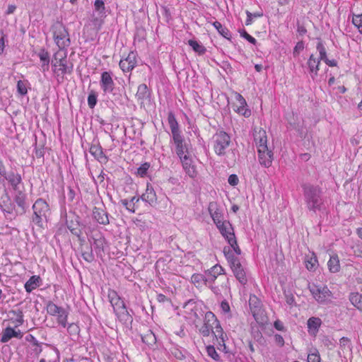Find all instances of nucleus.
Here are the masks:
<instances>
[{"mask_svg": "<svg viewBox=\"0 0 362 362\" xmlns=\"http://www.w3.org/2000/svg\"><path fill=\"white\" fill-rule=\"evenodd\" d=\"M228 183L232 186H235L238 184L239 180L236 175L232 174L228 177Z\"/></svg>", "mask_w": 362, "mask_h": 362, "instance_id": "obj_60", "label": "nucleus"}, {"mask_svg": "<svg viewBox=\"0 0 362 362\" xmlns=\"http://www.w3.org/2000/svg\"><path fill=\"white\" fill-rule=\"evenodd\" d=\"M213 25L220 35L228 40L230 43H233L230 39V31L226 27L223 26L222 24L218 21H215Z\"/></svg>", "mask_w": 362, "mask_h": 362, "instance_id": "obj_28", "label": "nucleus"}, {"mask_svg": "<svg viewBox=\"0 0 362 362\" xmlns=\"http://www.w3.org/2000/svg\"><path fill=\"white\" fill-rule=\"evenodd\" d=\"M97 103V94L94 90H91L88 97V104L90 108H93Z\"/></svg>", "mask_w": 362, "mask_h": 362, "instance_id": "obj_45", "label": "nucleus"}, {"mask_svg": "<svg viewBox=\"0 0 362 362\" xmlns=\"http://www.w3.org/2000/svg\"><path fill=\"white\" fill-rule=\"evenodd\" d=\"M17 90L18 93H20L21 95H25L27 94V86L26 83L23 81H18L17 83Z\"/></svg>", "mask_w": 362, "mask_h": 362, "instance_id": "obj_46", "label": "nucleus"}, {"mask_svg": "<svg viewBox=\"0 0 362 362\" xmlns=\"http://www.w3.org/2000/svg\"><path fill=\"white\" fill-rule=\"evenodd\" d=\"M191 282L196 286L200 287L205 285V276L201 274H194L191 276Z\"/></svg>", "mask_w": 362, "mask_h": 362, "instance_id": "obj_35", "label": "nucleus"}, {"mask_svg": "<svg viewBox=\"0 0 362 362\" xmlns=\"http://www.w3.org/2000/svg\"><path fill=\"white\" fill-rule=\"evenodd\" d=\"M260 303L257 300V298L254 296L253 298H250V305L252 310L253 315L255 316L256 313L259 310Z\"/></svg>", "mask_w": 362, "mask_h": 362, "instance_id": "obj_43", "label": "nucleus"}, {"mask_svg": "<svg viewBox=\"0 0 362 362\" xmlns=\"http://www.w3.org/2000/svg\"><path fill=\"white\" fill-rule=\"evenodd\" d=\"M89 151L98 160H100L103 157H105L102 148L99 146H91Z\"/></svg>", "mask_w": 362, "mask_h": 362, "instance_id": "obj_38", "label": "nucleus"}, {"mask_svg": "<svg viewBox=\"0 0 362 362\" xmlns=\"http://www.w3.org/2000/svg\"><path fill=\"white\" fill-rule=\"evenodd\" d=\"M180 159V161L182 162V167L185 172L191 177H193L195 174L196 171L194 168V165H192V160L190 157L189 154L185 155L179 157Z\"/></svg>", "mask_w": 362, "mask_h": 362, "instance_id": "obj_16", "label": "nucleus"}, {"mask_svg": "<svg viewBox=\"0 0 362 362\" xmlns=\"http://www.w3.org/2000/svg\"><path fill=\"white\" fill-rule=\"evenodd\" d=\"M259 163L265 168H269L273 160V152L267 146H261L257 150Z\"/></svg>", "mask_w": 362, "mask_h": 362, "instance_id": "obj_8", "label": "nucleus"}, {"mask_svg": "<svg viewBox=\"0 0 362 362\" xmlns=\"http://www.w3.org/2000/svg\"><path fill=\"white\" fill-rule=\"evenodd\" d=\"M308 362H321L320 356L317 351L308 354Z\"/></svg>", "mask_w": 362, "mask_h": 362, "instance_id": "obj_51", "label": "nucleus"}, {"mask_svg": "<svg viewBox=\"0 0 362 362\" xmlns=\"http://www.w3.org/2000/svg\"><path fill=\"white\" fill-rule=\"evenodd\" d=\"M175 146V152L178 157L189 154V144L180 134L173 137Z\"/></svg>", "mask_w": 362, "mask_h": 362, "instance_id": "obj_10", "label": "nucleus"}, {"mask_svg": "<svg viewBox=\"0 0 362 362\" xmlns=\"http://www.w3.org/2000/svg\"><path fill=\"white\" fill-rule=\"evenodd\" d=\"M95 12L98 16L93 18V23L95 27L100 28L106 16L105 4L103 0H95L94 3Z\"/></svg>", "mask_w": 362, "mask_h": 362, "instance_id": "obj_9", "label": "nucleus"}, {"mask_svg": "<svg viewBox=\"0 0 362 362\" xmlns=\"http://www.w3.org/2000/svg\"><path fill=\"white\" fill-rule=\"evenodd\" d=\"M223 274H224V269L219 264L214 265L204 272L205 286H209L215 294H219L221 292L219 286L214 285L215 281Z\"/></svg>", "mask_w": 362, "mask_h": 362, "instance_id": "obj_2", "label": "nucleus"}, {"mask_svg": "<svg viewBox=\"0 0 362 362\" xmlns=\"http://www.w3.org/2000/svg\"><path fill=\"white\" fill-rule=\"evenodd\" d=\"M168 124L171 130L172 136H175L181 134V132L179 129L178 123L175 119L174 114L172 112L168 113Z\"/></svg>", "mask_w": 362, "mask_h": 362, "instance_id": "obj_22", "label": "nucleus"}, {"mask_svg": "<svg viewBox=\"0 0 362 362\" xmlns=\"http://www.w3.org/2000/svg\"><path fill=\"white\" fill-rule=\"evenodd\" d=\"M213 142L215 153L218 156H223L230 144V137L226 132H219L214 136Z\"/></svg>", "mask_w": 362, "mask_h": 362, "instance_id": "obj_4", "label": "nucleus"}, {"mask_svg": "<svg viewBox=\"0 0 362 362\" xmlns=\"http://www.w3.org/2000/svg\"><path fill=\"white\" fill-rule=\"evenodd\" d=\"M22 337L23 334L20 330L16 331L11 327H7L3 332L1 341L3 343H6L12 337L21 339Z\"/></svg>", "mask_w": 362, "mask_h": 362, "instance_id": "obj_20", "label": "nucleus"}, {"mask_svg": "<svg viewBox=\"0 0 362 362\" xmlns=\"http://www.w3.org/2000/svg\"><path fill=\"white\" fill-rule=\"evenodd\" d=\"M131 64L126 60V59H121L119 62V66L124 71H129L133 69Z\"/></svg>", "mask_w": 362, "mask_h": 362, "instance_id": "obj_49", "label": "nucleus"}, {"mask_svg": "<svg viewBox=\"0 0 362 362\" xmlns=\"http://www.w3.org/2000/svg\"><path fill=\"white\" fill-rule=\"evenodd\" d=\"M228 261L230 263L231 268H233L234 267H237L240 264L239 259L237 257H235L234 255L229 259H228Z\"/></svg>", "mask_w": 362, "mask_h": 362, "instance_id": "obj_59", "label": "nucleus"}, {"mask_svg": "<svg viewBox=\"0 0 362 362\" xmlns=\"http://www.w3.org/2000/svg\"><path fill=\"white\" fill-rule=\"evenodd\" d=\"M231 269L238 281L243 285L246 284L247 280L245 276V272L241 264Z\"/></svg>", "mask_w": 362, "mask_h": 362, "instance_id": "obj_24", "label": "nucleus"}, {"mask_svg": "<svg viewBox=\"0 0 362 362\" xmlns=\"http://www.w3.org/2000/svg\"><path fill=\"white\" fill-rule=\"evenodd\" d=\"M68 228L70 230L71 233L76 236H79L81 234V230L78 226V224H75V226L68 225Z\"/></svg>", "mask_w": 362, "mask_h": 362, "instance_id": "obj_57", "label": "nucleus"}, {"mask_svg": "<svg viewBox=\"0 0 362 362\" xmlns=\"http://www.w3.org/2000/svg\"><path fill=\"white\" fill-rule=\"evenodd\" d=\"M246 106L247 105H239V106L237 107V109H235V111L238 112L239 114L245 116V117H249L251 115V111L245 108Z\"/></svg>", "mask_w": 362, "mask_h": 362, "instance_id": "obj_47", "label": "nucleus"}, {"mask_svg": "<svg viewBox=\"0 0 362 362\" xmlns=\"http://www.w3.org/2000/svg\"><path fill=\"white\" fill-rule=\"evenodd\" d=\"M212 333L214 334L216 339L219 338L222 340V341H225L223 329L221 327L219 322L218 320L217 322L215 323Z\"/></svg>", "mask_w": 362, "mask_h": 362, "instance_id": "obj_40", "label": "nucleus"}, {"mask_svg": "<svg viewBox=\"0 0 362 362\" xmlns=\"http://www.w3.org/2000/svg\"><path fill=\"white\" fill-rule=\"evenodd\" d=\"M53 37L57 45H65L66 42H69L68 33L60 23L54 25Z\"/></svg>", "mask_w": 362, "mask_h": 362, "instance_id": "obj_5", "label": "nucleus"}, {"mask_svg": "<svg viewBox=\"0 0 362 362\" xmlns=\"http://www.w3.org/2000/svg\"><path fill=\"white\" fill-rule=\"evenodd\" d=\"M305 262L307 269L309 270H312L315 269L316 266L317 259L315 258L310 257V259H305Z\"/></svg>", "mask_w": 362, "mask_h": 362, "instance_id": "obj_52", "label": "nucleus"}, {"mask_svg": "<svg viewBox=\"0 0 362 362\" xmlns=\"http://www.w3.org/2000/svg\"><path fill=\"white\" fill-rule=\"evenodd\" d=\"M302 187L308 210L314 213L321 211L324 206L322 189L310 184H304Z\"/></svg>", "mask_w": 362, "mask_h": 362, "instance_id": "obj_1", "label": "nucleus"}, {"mask_svg": "<svg viewBox=\"0 0 362 362\" xmlns=\"http://www.w3.org/2000/svg\"><path fill=\"white\" fill-rule=\"evenodd\" d=\"M15 202L21 208L22 213L25 212V195L22 192H18L15 197Z\"/></svg>", "mask_w": 362, "mask_h": 362, "instance_id": "obj_36", "label": "nucleus"}, {"mask_svg": "<svg viewBox=\"0 0 362 362\" xmlns=\"http://www.w3.org/2000/svg\"><path fill=\"white\" fill-rule=\"evenodd\" d=\"M62 310L63 308L57 305L52 301H48L47 303V313L51 315H57Z\"/></svg>", "mask_w": 362, "mask_h": 362, "instance_id": "obj_34", "label": "nucleus"}, {"mask_svg": "<svg viewBox=\"0 0 362 362\" xmlns=\"http://www.w3.org/2000/svg\"><path fill=\"white\" fill-rule=\"evenodd\" d=\"M352 22L358 28L362 27V14L354 16Z\"/></svg>", "mask_w": 362, "mask_h": 362, "instance_id": "obj_56", "label": "nucleus"}, {"mask_svg": "<svg viewBox=\"0 0 362 362\" xmlns=\"http://www.w3.org/2000/svg\"><path fill=\"white\" fill-rule=\"evenodd\" d=\"M141 199L151 206H153L156 204V194L151 185H147L146 192L141 195Z\"/></svg>", "mask_w": 362, "mask_h": 362, "instance_id": "obj_17", "label": "nucleus"}, {"mask_svg": "<svg viewBox=\"0 0 362 362\" xmlns=\"http://www.w3.org/2000/svg\"><path fill=\"white\" fill-rule=\"evenodd\" d=\"M228 261L230 263L231 268H233L234 267H237L240 264L239 259L237 257H235L234 255L229 259H228Z\"/></svg>", "mask_w": 362, "mask_h": 362, "instance_id": "obj_58", "label": "nucleus"}, {"mask_svg": "<svg viewBox=\"0 0 362 362\" xmlns=\"http://www.w3.org/2000/svg\"><path fill=\"white\" fill-rule=\"evenodd\" d=\"M41 279L38 276H33L25 284V288L27 292L30 293L33 290L35 289L40 286Z\"/></svg>", "mask_w": 362, "mask_h": 362, "instance_id": "obj_25", "label": "nucleus"}, {"mask_svg": "<svg viewBox=\"0 0 362 362\" xmlns=\"http://www.w3.org/2000/svg\"><path fill=\"white\" fill-rule=\"evenodd\" d=\"M327 265L331 272L336 273L339 272L340 269V264L338 257L337 255L330 257Z\"/></svg>", "mask_w": 362, "mask_h": 362, "instance_id": "obj_30", "label": "nucleus"}, {"mask_svg": "<svg viewBox=\"0 0 362 362\" xmlns=\"http://www.w3.org/2000/svg\"><path fill=\"white\" fill-rule=\"evenodd\" d=\"M54 72L57 76L64 77L65 74H70L72 72L73 66H67L64 59H60L54 65Z\"/></svg>", "mask_w": 362, "mask_h": 362, "instance_id": "obj_14", "label": "nucleus"}, {"mask_svg": "<svg viewBox=\"0 0 362 362\" xmlns=\"http://www.w3.org/2000/svg\"><path fill=\"white\" fill-rule=\"evenodd\" d=\"M228 244L230 246V249L232 248L236 255H239L241 254V250H240L239 246L238 245L237 240H236L235 238L234 239H231L230 240H229Z\"/></svg>", "mask_w": 362, "mask_h": 362, "instance_id": "obj_50", "label": "nucleus"}, {"mask_svg": "<svg viewBox=\"0 0 362 362\" xmlns=\"http://www.w3.org/2000/svg\"><path fill=\"white\" fill-rule=\"evenodd\" d=\"M208 210L215 225L224 221L223 215L216 202H210L209 204Z\"/></svg>", "mask_w": 362, "mask_h": 362, "instance_id": "obj_12", "label": "nucleus"}, {"mask_svg": "<svg viewBox=\"0 0 362 362\" xmlns=\"http://www.w3.org/2000/svg\"><path fill=\"white\" fill-rule=\"evenodd\" d=\"M100 86L105 93H112L115 88V83L110 73L104 71L101 74Z\"/></svg>", "mask_w": 362, "mask_h": 362, "instance_id": "obj_13", "label": "nucleus"}, {"mask_svg": "<svg viewBox=\"0 0 362 362\" xmlns=\"http://www.w3.org/2000/svg\"><path fill=\"white\" fill-rule=\"evenodd\" d=\"M321 325V320L318 317H310L308 320V327L309 329V332H312L313 334H315Z\"/></svg>", "mask_w": 362, "mask_h": 362, "instance_id": "obj_27", "label": "nucleus"}, {"mask_svg": "<svg viewBox=\"0 0 362 362\" xmlns=\"http://www.w3.org/2000/svg\"><path fill=\"white\" fill-rule=\"evenodd\" d=\"M192 49L199 55H202L206 52L205 47H192Z\"/></svg>", "mask_w": 362, "mask_h": 362, "instance_id": "obj_64", "label": "nucleus"}, {"mask_svg": "<svg viewBox=\"0 0 362 362\" xmlns=\"http://www.w3.org/2000/svg\"><path fill=\"white\" fill-rule=\"evenodd\" d=\"M4 177L11 185L14 189L17 188V186L21 182V177L18 173H11L7 176L5 175Z\"/></svg>", "mask_w": 362, "mask_h": 362, "instance_id": "obj_29", "label": "nucleus"}, {"mask_svg": "<svg viewBox=\"0 0 362 362\" xmlns=\"http://www.w3.org/2000/svg\"><path fill=\"white\" fill-rule=\"evenodd\" d=\"M115 314L117 316L119 321L122 322L123 324L126 325L132 324L133 320L132 316L129 314L126 307L122 309H120V310L116 312Z\"/></svg>", "mask_w": 362, "mask_h": 362, "instance_id": "obj_23", "label": "nucleus"}, {"mask_svg": "<svg viewBox=\"0 0 362 362\" xmlns=\"http://www.w3.org/2000/svg\"><path fill=\"white\" fill-rule=\"evenodd\" d=\"M94 219L100 224L107 225L109 223L107 213L101 208L95 207L93 211Z\"/></svg>", "mask_w": 362, "mask_h": 362, "instance_id": "obj_18", "label": "nucleus"}, {"mask_svg": "<svg viewBox=\"0 0 362 362\" xmlns=\"http://www.w3.org/2000/svg\"><path fill=\"white\" fill-rule=\"evenodd\" d=\"M1 199H3V204H0V206L1 207L2 210L8 214H11L14 206L11 202L9 197L6 194L4 197H2Z\"/></svg>", "mask_w": 362, "mask_h": 362, "instance_id": "obj_32", "label": "nucleus"}, {"mask_svg": "<svg viewBox=\"0 0 362 362\" xmlns=\"http://www.w3.org/2000/svg\"><path fill=\"white\" fill-rule=\"evenodd\" d=\"M216 322H217V319L215 315L210 311L206 312L204 325L199 329L200 333L204 337H209L212 333Z\"/></svg>", "mask_w": 362, "mask_h": 362, "instance_id": "obj_6", "label": "nucleus"}, {"mask_svg": "<svg viewBox=\"0 0 362 362\" xmlns=\"http://www.w3.org/2000/svg\"><path fill=\"white\" fill-rule=\"evenodd\" d=\"M161 10H162V13L165 17V21L168 22L170 19V12L169 11V9L167 7L163 6V7H162Z\"/></svg>", "mask_w": 362, "mask_h": 362, "instance_id": "obj_62", "label": "nucleus"}, {"mask_svg": "<svg viewBox=\"0 0 362 362\" xmlns=\"http://www.w3.org/2000/svg\"><path fill=\"white\" fill-rule=\"evenodd\" d=\"M136 98L141 104L150 98V91L146 84L143 83L138 86Z\"/></svg>", "mask_w": 362, "mask_h": 362, "instance_id": "obj_21", "label": "nucleus"}, {"mask_svg": "<svg viewBox=\"0 0 362 362\" xmlns=\"http://www.w3.org/2000/svg\"><path fill=\"white\" fill-rule=\"evenodd\" d=\"M320 55L318 57H315L314 54H311L308 59V64L310 71L312 73H315V75H317V71L319 69L318 66L320 63Z\"/></svg>", "mask_w": 362, "mask_h": 362, "instance_id": "obj_26", "label": "nucleus"}, {"mask_svg": "<svg viewBox=\"0 0 362 362\" xmlns=\"http://www.w3.org/2000/svg\"><path fill=\"white\" fill-rule=\"evenodd\" d=\"M67 332L72 339H75L78 337L80 328L78 325L71 323L67 327Z\"/></svg>", "mask_w": 362, "mask_h": 362, "instance_id": "obj_37", "label": "nucleus"}, {"mask_svg": "<svg viewBox=\"0 0 362 362\" xmlns=\"http://www.w3.org/2000/svg\"><path fill=\"white\" fill-rule=\"evenodd\" d=\"M223 253L227 259H229L234 255L230 247H224Z\"/></svg>", "mask_w": 362, "mask_h": 362, "instance_id": "obj_63", "label": "nucleus"}, {"mask_svg": "<svg viewBox=\"0 0 362 362\" xmlns=\"http://www.w3.org/2000/svg\"><path fill=\"white\" fill-rule=\"evenodd\" d=\"M319 52H320V59L322 60H324L327 65H329V66H337V63L336 60H334V59L330 60L327 57L326 52L323 47H320Z\"/></svg>", "mask_w": 362, "mask_h": 362, "instance_id": "obj_39", "label": "nucleus"}, {"mask_svg": "<svg viewBox=\"0 0 362 362\" xmlns=\"http://www.w3.org/2000/svg\"><path fill=\"white\" fill-rule=\"evenodd\" d=\"M122 204L125 206L126 209L132 212H134V204L132 202L128 201L127 199L122 200Z\"/></svg>", "mask_w": 362, "mask_h": 362, "instance_id": "obj_55", "label": "nucleus"}, {"mask_svg": "<svg viewBox=\"0 0 362 362\" xmlns=\"http://www.w3.org/2000/svg\"><path fill=\"white\" fill-rule=\"evenodd\" d=\"M216 226L228 243L235 238L232 224L228 221H224Z\"/></svg>", "mask_w": 362, "mask_h": 362, "instance_id": "obj_11", "label": "nucleus"}, {"mask_svg": "<svg viewBox=\"0 0 362 362\" xmlns=\"http://www.w3.org/2000/svg\"><path fill=\"white\" fill-rule=\"evenodd\" d=\"M349 300L351 304L359 310L362 307V295L358 293H352L349 296Z\"/></svg>", "mask_w": 362, "mask_h": 362, "instance_id": "obj_31", "label": "nucleus"}, {"mask_svg": "<svg viewBox=\"0 0 362 362\" xmlns=\"http://www.w3.org/2000/svg\"><path fill=\"white\" fill-rule=\"evenodd\" d=\"M108 298L113 308L114 312L116 313L120 309L125 308V304L124 301L120 298V297L117 295V293L111 291L108 293Z\"/></svg>", "mask_w": 362, "mask_h": 362, "instance_id": "obj_15", "label": "nucleus"}, {"mask_svg": "<svg viewBox=\"0 0 362 362\" xmlns=\"http://www.w3.org/2000/svg\"><path fill=\"white\" fill-rule=\"evenodd\" d=\"M247 13V20L245 21V24L247 25L251 24L252 23V16H254V17H258V16H261L262 14H259V13H254L252 14V13L249 12L248 11H247L246 12Z\"/></svg>", "mask_w": 362, "mask_h": 362, "instance_id": "obj_61", "label": "nucleus"}, {"mask_svg": "<svg viewBox=\"0 0 362 362\" xmlns=\"http://www.w3.org/2000/svg\"><path fill=\"white\" fill-rule=\"evenodd\" d=\"M150 167V165L148 163H145L142 164L138 169H137V174L141 176L144 177L146 175L147 171Z\"/></svg>", "mask_w": 362, "mask_h": 362, "instance_id": "obj_48", "label": "nucleus"}, {"mask_svg": "<svg viewBox=\"0 0 362 362\" xmlns=\"http://www.w3.org/2000/svg\"><path fill=\"white\" fill-rule=\"evenodd\" d=\"M206 352L209 356L212 358L215 361H219L220 356L216 352L214 346L209 345L206 346Z\"/></svg>", "mask_w": 362, "mask_h": 362, "instance_id": "obj_44", "label": "nucleus"}, {"mask_svg": "<svg viewBox=\"0 0 362 362\" xmlns=\"http://www.w3.org/2000/svg\"><path fill=\"white\" fill-rule=\"evenodd\" d=\"M67 317L68 313L64 308L62 312L57 315V322L63 327H65L66 325Z\"/></svg>", "mask_w": 362, "mask_h": 362, "instance_id": "obj_41", "label": "nucleus"}, {"mask_svg": "<svg viewBox=\"0 0 362 362\" xmlns=\"http://www.w3.org/2000/svg\"><path fill=\"white\" fill-rule=\"evenodd\" d=\"M310 291L315 299L320 303H325L331 295V292L327 287L314 284L310 286Z\"/></svg>", "mask_w": 362, "mask_h": 362, "instance_id": "obj_7", "label": "nucleus"}, {"mask_svg": "<svg viewBox=\"0 0 362 362\" xmlns=\"http://www.w3.org/2000/svg\"><path fill=\"white\" fill-rule=\"evenodd\" d=\"M34 216L33 217V222L37 226H42V220L47 219V216L49 214V207L47 203L42 199H38L33 206Z\"/></svg>", "mask_w": 362, "mask_h": 362, "instance_id": "obj_3", "label": "nucleus"}, {"mask_svg": "<svg viewBox=\"0 0 362 362\" xmlns=\"http://www.w3.org/2000/svg\"><path fill=\"white\" fill-rule=\"evenodd\" d=\"M125 59L127 62H129L131 64L130 66H132L133 69L137 64V54L134 51L129 52V53L128 54Z\"/></svg>", "mask_w": 362, "mask_h": 362, "instance_id": "obj_42", "label": "nucleus"}, {"mask_svg": "<svg viewBox=\"0 0 362 362\" xmlns=\"http://www.w3.org/2000/svg\"><path fill=\"white\" fill-rule=\"evenodd\" d=\"M240 36L245 38L250 43L255 44L256 40L250 35L245 30L240 31Z\"/></svg>", "mask_w": 362, "mask_h": 362, "instance_id": "obj_54", "label": "nucleus"}, {"mask_svg": "<svg viewBox=\"0 0 362 362\" xmlns=\"http://www.w3.org/2000/svg\"><path fill=\"white\" fill-rule=\"evenodd\" d=\"M82 256L83 259L88 262H92L94 259V256L92 253L91 249H88L87 251H83L82 252Z\"/></svg>", "mask_w": 362, "mask_h": 362, "instance_id": "obj_53", "label": "nucleus"}, {"mask_svg": "<svg viewBox=\"0 0 362 362\" xmlns=\"http://www.w3.org/2000/svg\"><path fill=\"white\" fill-rule=\"evenodd\" d=\"M254 139L257 150L259 149L261 146L264 147V146H267V134L264 129H259L258 131L255 130L254 133Z\"/></svg>", "mask_w": 362, "mask_h": 362, "instance_id": "obj_19", "label": "nucleus"}, {"mask_svg": "<svg viewBox=\"0 0 362 362\" xmlns=\"http://www.w3.org/2000/svg\"><path fill=\"white\" fill-rule=\"evenodd\" d=\"M39 57L42 61V71L45 72L49 69V56L47 52H45V49H42L39 53Z\"/></svg>", "mask_w": 362, "mask_h": 362, "instance_id": "obj_33", "label": "nucleus"}]
</instances>
